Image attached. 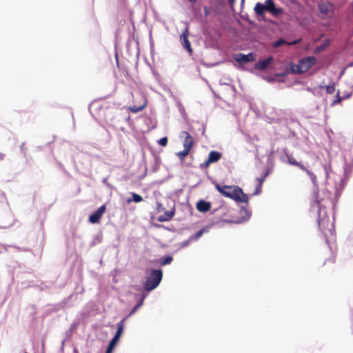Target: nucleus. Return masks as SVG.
<instances>
[{"instance_id": "obj_1", "label": "nucleus", "mask_w": 353, "mask_h": 353, "mask_svg": "<svg viewBox=\"0 0 353 353\" xmlns=\"http://www.w3.org/2000/svg\"><path fill=\"white\" fill-rule=\"evenodd\" d=\"M216 189L220 194L230 198L236 202L248 203L249 196L243 192V190L236 185H221L219 183L215 185Z\"/></svg>"}, {"instance_id": "obj_2", "label": "nucleus", "mask_w": 353, "mask_h": 353, "mask_svg": "<svg viewBox=\"0 0 353 353\" xmlns=\"http://www.w3.org/2000/svg\"><path fill=\"white\" fill-rule=\"evenodd\" d=\"M319 219L318 225L319 229L325 236V241L328 242L329 236H334L336 234L334 227V218L330 219L324 208L319 207Z\"/></svg>"}, {"instance_id": "obj_3", "label": "nucleus", "mask_w": 353, "mask_h": 353, "mask_svg": "<svg viewBox=\"0 0 353 353\" xmlns=\"http://www.w3.org/2000/svg\"><path fill=\"white\" fill-rule=\"evenodd\" d=\"M254 10L258 17L264 16L265 11L270 12L274 17H279L283 13V8L276 7L273 0H265V4L256 3Z\"/></svg>"}, {"instance_id": "obj_4", "label": "nucleus", "mask_w": 353, "mask_h": 353, "mask_svg": "<svg viewBox=\"0 0 353 353\" xmlns=\"http://www.w3.org/2000/svg\"><path fill=\"white\" fill-rule=\"evenodd\" d=\"M316 58L312 56L303 58L297 64L294 65L292 70L295 74L305 73L316 63Z\"/></svg>"}, {"instance_id": "obj_5", "label": "nucleus", "mask_w": 353, "mask_h": 353, "mask_svg": "<svg viewBox=\"0 0 353 353\" xmlns=\"http://www.w3.org/2000/svg\"><path fill=\"white\" fill-rule=\"evenodd\" d=\"M163 276L161 270H153L148 276L146 281L144 283V288L147 291H151L155 289L160 283Z\"/></svg>"}, {"instance_id": "obj_6", "label": "nucleus", "mask_w": 353, "mask_h": 353, "mask_svg": "<svg viewBox=\"0 0 353 353\" xmlns=\"http://www.w3.org/2000/svg\"><path fill=\"white\" fill-rule=\"evenodd\" d=\"M284 153H285V157L287 159V162L290 165L296 166L299 169H301V170L305 172V173L310 176V178L311 179L312 182L314 183L316 182V175L312 172L309 170L303 164H302V163H299V161H297L296 159H294L292 156V154H290V153L286 152V150H284Z\"/></svg>"}, {"instance_id": "obj_7", "label": "nucleus", "mask_w": 353, "mask_h": 353, "mask_svg": "<svg viewBox=\"0 0 353 353\" xmlns=\"http://www.w3.org/2000/svg\"><path fill=\"white\" fill-rule=\"evenodd\" d=\"M334 4L329 1L322 2L318 6L319 12L323 19L330 17L334 12Z\"/></svg>"}, {"instance_id": "obj_8", "label": "nucleus", "mask_w": 353, "mask_h": 353, "mask_svg": "<svg viewBox=\"0 0 353 353\" xmlns=\"http://www.w3.org/2000/svg\"><path fill=\"white\" fill-rule=\"evenodd\" d=\"M127 317H125L123 318L119 323H117V332L114 335V336L113 337V339L110 341L109 345H108V350H110L111 351H112V350L114 349V346L116 345V344L117 343L118 341L119 340L121 336V334L123 331V328H124V322L126 320Z\"/></svg>"}, {"instance_id": "obj_9", "label": "nucleus", "mask_w": 353, "mask_h": 353, "mask_svg": "<svg viewBox=\"0 0 353 353\" xmlns=\"http://www.w3.org/2000/svg\"><path fill=\"white\" fill-rule=\"evenodd\" d=\"M189 36V28L188 26H186L184 30L182 32L180 36V41L183 46V47L188 52V53L191 55L193 52V50L191 47L190 41L188 39Z\"/></svg>"}, {"instance_id": "obj_10", "label": "nucleus", "mask_w": 353, "mask_h": 353, "mask_svg": "<svg viewBox=\"0 0 353 353\" xmlns=\"http://www.w3.org/2000/svg\"><path fill=\"white\" fill-rule=\"evenodd\" d=\"M180 137L184 138L183 142V148L191 150L194 143L193 137L186 131H183L181 133Z\"/></svg>"}, {"instance_id": "obj_11", "label": "nucleus", "mask_w": 353, "mask_h": 353, "mask_svg": "<svg viewBox=\"0 0 353 353\" xmlns=\"http://www.w3.org/2000/svg\"><path fill=\"white\" fill-rule=\"evenodd\" d=\"M106 208L105 205H101L100 208H98L97 211H95L93 214L90 215L89 216V221L91 223H97L100 221V219L103 214V213L105 212Z\"/></svg>"}, {"instance_id": "obj_12", "label": "nucleus", "mask_w": 353, "mask_h": 353, "mask_svg": "<svg viewBox=\"0 0 353 353\" xmlns=\"http://www.w3.org/2000/svg\"><path fill=\"white\" fill-rule=\"evenodd\" d=\"M254 54L252 52L248 54H243L242 53H239L235 54L234 60L239 63H247L248 62H251L254 61Z\"/></svg>"}, {"instance_id": "obj_13", "label": "nucleus", "mask_w": 353, "mask_h": 353, "mask_svg": "<svg viewBox=\"0 0 353 353\" xmlns=\"http://www.w3.org/2000/svg\"><path fill=\"white\" fill-rule=\"evenodd\" d=\"M273 60L272 57H269L264 60L259 61L255 63L254 68L259 70H265L272 63Z\"/></svg>"}, {"instance_id": "obj_14", "label": "nucleus", "mask_w": 353, "mask_h": 353, "mask_svg": "<svg viewBox=\"0 0 353 353\" xmlns=\"http://www.w3.org/2000/svg\"><path fill=\"white\" fill-rule=\"evenodd\" d=\"M211 208L210 202L203 200H199L196 203V209L201 212H206Z\"/></svg>"}, {"instance_id": "obj_15", "label": "nucleus", "mask_w": 353, "mask_h": 353, "mask_svg": "<svg viewBox=\"0 0 353 353\" xmlns=\"http://www.w3.org/2000/svg\"><path fill=\"white\" fill-rule=\"evenodd\" d=\"M222 157V154L218 151H211L208 155L209 162L212 163L219 161Z\"/></svg>"}, {"instance_id": "obj_16", "label": "nucleus", "mask_w": 353, "mask_h": 353, "mask_svg": "<svg viewBox=\"0 0 353 353\" xmlns=\"http://www.w3.org/2000/svg\"><path fill=\"white\" fill-rule=\"evenodd\" d=\"M174 215V211H166L164 215L159 216L158 220L161 222L168 221L170 220Z\"/></svg>"}, {"instance_id": "obj_17", "label": "nucleus", "mask_w": 353, "mask_h": 353, "mask_svg": "<svg viewBox=\"0 0 353 353\" xmlns=\"http://www.w3.org/2000/svg\"><path fill=\"white\" fill-rule=\"evenodd\" d=\"M203 232L204 230L201 229L199 231H198L196 234L190 236L189 239L184 243V245H188L191 241H197L203 235Z\"/></svg>"}, {"instance_id": "obj_18", "label": "nucleus", "mask_w": 353, "mask_h": 353, "mask_svg": "<svg viewBox=\"0 0 353 353\" xmlns=\"http://www.w3.org/2000/svg\"><path fill=\"white\" fill-rule=\"evenodd\" d=\"M145 105H146V102L144 101V103L141 105H139V106H137V105H132V106H130L129 108V110L132 112L137 113V112H139L143 110L145 108Z\"/></svg>"}, {"instance_id": "obj_19", "label": "nucleus", "mask_w": 353, "mask_h": 353, "mask_svg": "<svg viewBox=\"0 0 353 353\" xmlns=\"http://www.w3.org/2000/svg\"><path fill=\"white\" fill-rule=\"evenodd\" d=\"M190 150L183 148V150L176 153V156L181 160L183 161L185 157L188 156Z\"/></svg>"}, {"instance_id": "obj_20", "label": "nucleus", "mask_w": 353, "mask_h": 353, "mask_svg": "<svg viewBox=\"0 0 353 353\" xmlns=\"http://www.w3.org/2000/svg\"><path fill=\"white\" fill-rule=\"evenodd\" d=\"M132 199H128V203H130L132 201H133L136 203H139L143 201L142 196L139 194H137L133 192V193H132Z\"/></svg>"}, {"instance_id": "obj_21", "label": "nucleus", "mask_w": 353, "mask_h": 353, "mask_svg": "<svg viewBox=\"0 0 353 353\" xmlns=\"http://www.w3.org/2000/svg\"><path fill=\"white\" fill-rule=\"evenodd\" d=\"M172 260H173V259L171 256L164 257L161 261V265H165L167 264H169L172 261Z\"/></svg>"}, {"instance_id": "obj_22", "label": "nucleus", "mask_w": 353, "mask_h": 353, "mask_svg": "<svg viewBox=\"0 0 353 353\" xmlns=\"http://www.w3.org/2000/svg\"><path fill=\"white\" fill-rule=\"evenodd\" d=\"M284 43H287L286 41L283 39H280L273 43V47L277 48L282 46Z\"/></svg>"}, {"instance_id": "obj_23", "label": "nucleus", "mask_w": 353, "mask_h": 353, "mask_svg": "<svg viewBox=\"0 0 353 353\" xmlns=\"http://www.w3.org/2000/svg\"><path fill=\"white\" fill-rule=\"evenodd\" d=\"M168 138H167L166 137H163V138L160 139L158 141V143H159V145H161V146L165 147V146H166V145H167V144H168Z\"/></svg>"}, {"instance_id": "obj_24", "label": "nucleus", "mask_w": 353, "mask_h": 353, "mask_svg": "<svg viewBox=\"0 0 353 353\" xmlns=\"http://www.w3.org/2000/svg\"><path fill=\"white\" fill-rule=\"evenodd\" d=\"M268 172H265L261 177H259V178H257L256 180L257 181L259 182V185H263L264 181H265V179L266 178V176H268Z\"/></svg>"}, {"instance_id": "obj_25", "label": "nucleus", "mask_w": 353, "mask_h": 353, "mask_svg": "<svg viewBox=\"0 0 353 353\" xmlns=\"http://www.w3.org/2000/svg\"><path fill=\"white\" fill-rule=\"evenodd\" d=\"M325 89H326L327 93H328V94H333L334 92L335 91L334 85H327V86H326Z\"/></svg>"}, {"instance_id": "obj_26", "label": "nucleus", "mask_w": 353, "mask_h": 353, "mask_svg": "<svg viewBox=\"0 0 353 353\" xmlns=\"http://www.w3.org/2000/svg\"><path fill=\"white\" fill-rule=\"evenodd\" d=\"M209 159H208L203 163L200 164L201 168H207L209 167V165L212 163L211 162H209Z\"/></svg>"}, {"instance_id": "obj_27", "label": "nucleus", "mask_w": 353, "mask_h": 353, "mask_svg": "<svg viewBox=\"0 0 353 353\" xmlns=\"http://www.w3.org/2000/svg\"><path fill=\"white\" fill-rule=\"evenodd\" d=\"M261 192H262V185L258 184L256 188L255 192H254L253 194H259L261 193Z\"/></svg>"}, {"instance_id": "obj_28", "label": "nucleus", "mask_w": 353, "mask_h": 353, "mask_svg": "<svg viewBox=\"0 0 353 353\" xmlns=\"http://www.w3.org/2000/svg\"><path fill=\"white\" fill-rule=\"evenodd\" d=\"M141 304H142V302H141L139 304H137L134 306V307L132 309V310L131 311V312H130V314L129 315H131V314H134L137 310V309L141 305Z\"/></svg>"}, {"instance_id": "obj_29", "label": "nucleus", "mask_w": 353, "mask_h": 353, "mask_svg": "<svg viewBox=\"0 0 353 353\" xmlns=\"http://www.w3.org/2000/svg\"><path fill=\"white\" fill-rule=\"evenodd\" d=\"M224 222L230 223H241V221H234L231 219H225L223 220Z\"/></svg>"}, {"instance_id": "obj_30", "label": "nucleus", "mask_w": 353, "mask_h": 353, "mask_svg": "<svg viewBox=\"0 0 353 353\" xmlns=\"http://www.w3.org/2000/svg\"><path fill=\"white\" fill-rule=\"evenodd\" d=\"M341 101V98L339 96V92H337L336 99L334 101L333 104H336V103H340Z\"/></svg>"}, {"instance_id": "obj_31", "label": "nucleus", "mask_w": 353, "mask_h": 353, "mask_svg": "<svg viewBox=\"0 0 353 353\" xmlns=\"http://www.w3.org/2000/svg\"><path fill=\"white\" fill-rule=\"evenodd\" d=\"M203 11H204V15L205 17H208L210 14V10L208 7H206V6L204 7Z\"/></svg>"}, {"instance_id": "obj_32", "label": "nucleus", "mask_w": 353, "mask_h": 353, "mask_svg": "<svg viewBox=\"0 0 353 353\" xmlns=\"http://www.w3.org/2000/svg\"><path fill=\"white\" fill-rule=\"evenodd\" d=\"M329 261L331 262V263H334V261H335V256H332L330 259Z\"/></svg>"}, {"instance_id": "obj_33", "label": "nucleus", "mask_w": 353, "mask_h": 353, "mask_svg": "<svg viewBox=\"0 0 353 353\" xmlns=\"http://www.w3.org/2000/svg\"><path fill=\"white\" fill-rule=\"evenodd\" d=\"M298 43V41H294L290 43H288V45H293V44H296Z\"/></svg>"}, {"instance_id": "obj_34", "label": "nucleus", "mask_w": 353, "mask_h": 353, "mask_svg": "<svg viewBox=\"0 0 353 353\" xmlns=\"http://www.w3.org/2000/svg\"><path fill=\"white\" fill-rule=\"evenodd\" d=\"M228 1L230 5H233L234 3L235 0H228Z\"/></svg>"}, {"instance_id": "obj_35", "label": "nucleus", "mask_w": 353, "mask_h": 353, "mask_svg": "<svg viewBox=\"0 0 353 353\" xmlns=\"http://www.w3.org/2000/svg\"><path fill=\"white\" fill-rule=\"evenodd\" d=\"M228 1L230 5H233L234 3L235 0H228Z\"/></svg>"}, {"instance_id": "obj_36", "label": "nucleus", "mask_w": 353, "mask_h": 353, "mask_svg": "<svg viewBox=\"0 0 353 353\" xmlns=\"http://www.w3.org/2000/svg\"><path fill=\"white\" fill-rule=\"evenodd\" d=\"M243 212L247 213V212H247V210H246V209H245V208H242V209L241 210V213H243Z\"/></svg>"}, {"instance_id": "obj_37", "label": "nucleus", "mask_w": 353, "mask_h": 353, "mask_svg": "<svg viewBox=\"0 0 353 353\" xmlns=\"http://www.w3.org/2000/svg\"><path fill=\"white\" fill-rule=\"evenodd\" d=\"M188 1L191 3H195L196 1V0H188Z\"/></svg>"}, {"instance_id": "obj_38", "label": "nucleus", "mask_w": 353, "mask_h": 353, "mask_svg": "<svg viewBox=\"0 0 353 353\" xmlns=\"http://www.w3.org/2000/svg\"><path fill=\"white\" fill-rule=\"evenodd\" d=\"M105 353H112V351H111V350H108V349H107V350H106V352H105Z\"/></svg>"}, {"instance_id": "obj_39", "label": "nucleus", "mask_w": 353, "mask_h": 353, "mask_svg": "<svg viewBox=\"0 0 353 353\" xmlns=\"http://www.w3.org/2000/svg\"><path fill=\"white\" fill-rule=\"evenodd\" d=\"M244 1H245V0H241L242 3H243V2H244Z\"/></svg>"}, {"instance_id": "obj_40", "label": "nucleus", "mask_w": 353, "mask_h": 353, "mask_svg": "<svg viewBox=\"0 0 353 353\" xmlns=\"http://www.w3.org/2000/svg\"><path fill=\"white\" fill-rule=\"evenodd\" d=\"M24 353H27V352H24Z\"/></svg>"}]
</instances>
